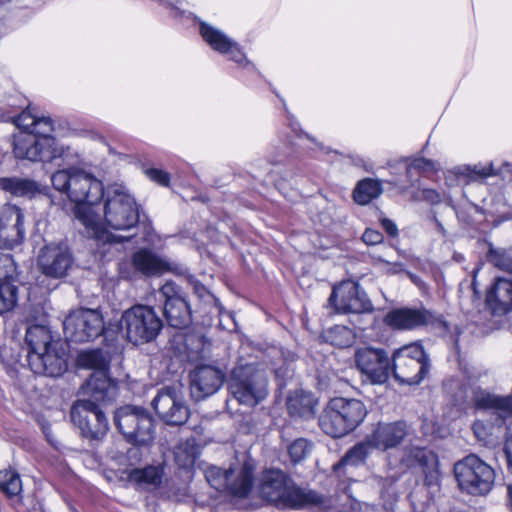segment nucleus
I'll return each mask as SVG.
<instances>
[{"label":"nucleus","instance_id":"nucleus-45","mask_svg":"<svg viewBox=\"0 0 512 512\" xmlns=\"http://www.w3.org/2000/svg\"><path fill=\"white\" fill-rule=\"evenodd\" d=\"M16 273V265L8 254H0V282H13Z\"/></svg>","mask_w":512,"mask_h":512},{"label":"nucleus","instance_id":"nucleus-39","mask_svg":"<svg viewBox=\"0 0 512 512\" xmlns=\"http://www.w3.org/2000/svg\"><path fill=\"white\" fill-rule=\"evenodd\" d=\"M18 302V287L13 282H0V315L13 310Z\"/></svg>","mask_w":512,"mask_h":512},{"label":"nucleus","instance_id":"nucleus-16","mask_svg":"<svg viewBox=\"0 0 512 512\" xmlns=\"http://www.w3.org/2000/svg\"><path fill=\"white\" fill-rule=\"evenodd\" d=\"M328 302L337 313H367L373 310L364 289L353 281H343L334 286Z\"/></svg>","mask_w":512,"mask_h":512},{"label":"nucleus","instance_id":"nucleus-43","mask_svg":"<svg viewBox=\"0 0 512 512\" xmlns=\"http://www.w3.org/2000/svg\"><path fill=\"white\" fill-rule=\"evenodd\" d=\"M397 480L398 477L395 475H391L388 477L374 475L371 477L372 483L380 488V493L382 497H385L387 495L389 499H396V489L394 485Z\"/></svg>","mask_w":512,"mask_h":512},{"label":"nucleus","instance_id":"nucleus-18","mask_svg":"<svg viewBox=\"0 0 512 512\" xmlns=\"http://www.w3.org/2000/svg\"><path fill=\"white\" fill-rule=\"evenodd\" d=\"M25 237L24 215L15 205H5L0 212V248L12 249Z\"/></svg>","mask_w":512,"mask_h":512},{"label":"nucleus","instance_id":"nucleus-56","mask_svg":"<svg viewBox=\"0 0 512 512\" xmlns=\"http://www.w3.org/2000/svg\"><path fill=\"white\" fill-rule=\"evenodd\" d=\"M455 398L456 401H464L467 398V396L466 394L458 393L455 395Z\"/></svg>","mask_w":512,"mask_h":512},{"label":"nucleus","instance_id":"nucleus-9","mask_svg":"<svg viewBox=\"0 0 512 512\" xmlns=\"http://www.w3.org/2000/svg\"><path fill=\"white\" fill-rule=\"evenodd\" d=\"M120 328L129 342L138 345L154 340L162 328V321L152 307L135 305L123 312Z\"/></svg>","mask_w":512,"mask_h":512},{"label":"nucleus","instance_id":"nucleus-38","mask_svg":"<svg viewBox=\"0 0 512 512\" xmlns=\"http://www.w3.org/2000/svg\"><path fill=\"white\" fill-rule=\"evenodd\" d=\"M458 174L467 178V182H483L488 177L495 176L498 172L494 169L493 163L486 165L475 164L473 166H463L459 168Z\"/></svg>","mask_w":512,"mask_h":512},{"label":"nucleus","instance_id":"nucleus-22","mask_svg":"<svg viewBox=\"0 0 512 512\" xmlns=\"http://www.w3.org/2000/svg\"><path fill=\"white\" fill-rule=\"evenodd\" d=\"M372 449L365 438L364 441L350 448L344 457L333 466L334 473L341 483L357 480V468L365 463Z\"/></svg>","mask_w":512,"mask_h":512},{"label":"nucleus","instance_id":"nucleus-10","mask_svg":"<svg viewBox=\"0 0 512 512\" xmlns=\"http://www.w3.org/2000/svg\"><path fill=\"white\" fill-rule=\"evenodd\" d=\"M454 473L460 489L471 495L488 494L495 481L493 468L475 454L458 461Z\"/></svg>","mask_w":512,"mask_h":512},{"label":"nucleus","instance_id":"nucleus-58","mask_svg":"<svg viewBox=\"0 0 512 512\" xmlns=\"http://www.w3.org/2000/svg\"><path fill=\"white\" fill-rule=\"evenodd\" d=\"M193 338H194V337H193V336H191V337L187 338V341H188V340H193ZM195 338L197 339V341L199 342V344H201V340H200V338H198V337H195Z\"/></svg>","mask_w":512,"mask_h":512},{"label":"nucleus","instance_id":"nucleus-61","mask_svg":"<svg viewBox=\"0 0 512 512\" xmlns=\"http://www.w3.org/2000/svg\"><path fill=\"white\" fill-rule=\"evenodd\" d=\"M422 453H423V451H421V450H417V456H418L419 454H422Z\"/></svg>","mask_w":512,"mask_h":512},{"label":"nucleus","instance_id":"nucleus-15","mask_svg":"<svg viewBox=\"0 0 512 512\" xmlns=\"http://www.w3.org/2000/svg\"><path fill=\"white\" fill-rule=\"evenodd\" d=\"M152 407L158 417L171 426H180L186 423L190 416L183 392L175 386L161 388L152 401Z\"/></svg>","mask_w":512,"mask_h":512},{"label":"nucleus","instance_id":"nucleus-7","mask_svg":"<svg viewBox=\"0 0 512 512\" xmlns=\"http://www.w3.org/2000/svg\"><path fill=\"white\" fill-rule=\"evenodd\" d=\"M228 389L241 404L253 407L268 394V377L258 364L237 365L228 381Z\"/></svg>","mask_w":512,"mask_h":512},{"label":"nucleus","instance_id":"nucleus-31","mask_svg":"<svg viewBox=\"0 0 512 512\" xmlns=\"http://www.w3.org/2000/svg\"><path fill=\"white\" fill-rule=\"evenodd\" d=\"M317 399L311 392L295 391L287 399L291 416L309 419L314 416Z\"/></svg>","mask_w":512,"mask_h":512},{"label":"nucleus","instance_id":"nucleus-54","mask_svg":"<svg viewBox=\"0 0 512 512\" xmlns=\"http://www.w3.org/2000/svg\"><path fill=\"white\" fill-rule=\"evenodd\" d=\"M382 227L390 236H396L398 233L397 226L390 219L384 218L381 220Z\"/></svg>","mask_w":512,"mask_h":512},{"label":"nucleus","instance_id":"nucleus-48","mask_svg":"<svg viewBox=\"0 0 512 512\" xmlns=\"http://www.w3.org/2000/svg\"><path fill=\"white\" fill-rule=\"evenodd\" d=\"M189 282L193 287L194 293L206 302H216L215 297L207 290V288L193 277H189Z\"/></svg>","mask_w":512,"mask_h":512},{"label":"nucleus","instance_id":"nucleus-32","mask_svg":"<svg viewBox=\"0 0 512 512\" xmlns=\"http://www.w3.org/2000/svg\"><path fill=\"white\" fill-rule=\"evenodd\" d=\"M0 189L16 197L28 198L40 192V187L35 181L19 177L0 178Z\"/></svg>","mask_w":512,"mask_h":512},{"label":"nucleus","instance_id":"nucleus-44","mask_svg":"<svg viewBox=\"0 0 512 512\" xmlns=\"http://www.w3.org/2000/svg\"><path fill=\"white\" fill-rule=\"evenodd\" d=\"M196 454L195 448L188 443L179 445L175 449V460L177 464L181 467H189L192 466L195 462Z\"/></svg>","mask_w":512,"mask_h":512},{"label":"nucleus","instance_id":"nucleus-34","mask_svg":"<svg viewBox=\"0 0 512 512\" xmlns=\"http://www.w3.org/2000/svg\"><path fill=\"white\" fill-rule=\"evenodd\" d=\"M164 478V467L162 465H148L143 468L132 469L129 479L138 485L148 488H158Z\"/></svg>","mask_w":512,"mask_h":512},{"label":"nucleus","instance_id":"nucleus-30","mask_svg":"<svg viewBox=\"0 0 512 512\" xmlns=\"http://www.w3.org/2000/svg\"><path fill=\"white\" fill-rule=\"evenodd\" d=\"M164 315L170 326L178 329L191 323V310L185 298H172L164 304Z\"/></svg>","mask_w":512,"mask_h":512},{"label":"nucleus","instance_id":"nucleus-53","mask_svg":"<svg viewBox=\"0 0 512 512\" xmlns=\"http://www.w3.org/2000/svg\"><path fill=\"white\" fill-rule=\"evenodd\" d=\"M503 456L507 463L508 469L512 472V438L507 441L503 450Z\"/></svg>","mask_w":512,"mask_h":512},{"label":"nucleus","instance_id":"nucleus-37","mask_svg":"<svg viewBox=\"0 0 512 512\" xmlns=\"http://www.w3.org/2000/svg\"><path fill=\"white\" fill-rule=\"evenodd\" d=\"M326 341L339 348L350 347L356 338L354 331L343 325H335L325 333Z\"/></svg>","mask_w":512,"mask_h":512},{"label":"nucleus","instance_id":"nucleus-41","mask_svg":"<svg viewBox=\"0 0 512 512\" xmlns=\"http://www.w3.org/2000/svg\"><path fill=\"white\" fill-rule=\"evenodd\" d=\"M0 489L8 496L18 495L22 491L19 474L11 470L0 471Z\"/></svg>","mask_w":512,"mask_h":512},{"label":"nucleus","instance_id":"nucleus-4","mask_svg":"<svg viewBox=\"0 0 512 512\" xmlns=\"http://www.w3.org/2000/svg\"><path fill=\"white\" fill-rule=\"evenodd\" d=\"M367 412L361 400L335 397L319 416V426L325 434L340 438L354 431L364 421Z\"/></svg>","mask_w":512,"mask_h":512},{"label":"nucleus","instance_id":"nucleus-13","mask_svg":"<svg viewBox=\"0 0 512 512\" xmlns=\"http://www.w3.org/2000/svg\"><path fill=\"white\" fill-rule=\"evenodd\" d=\"M391 372L401 383L418 384L428 372V362L422 346L412 343L396 350L392 358Z\"/></svg>","mask_w":512,"mask_h":512},{"label":"nucleus","instance_id":"nucleus-42","mask_svg":"<svg viewBox=\"0 0 512 512\" xmlns=\"http://www.w3.org/2000/svg\"><path fill=\"white\" fill-rule=\"evenodd\" d=\"M312 451V444L305 438H298L288 446V454L294 463L304 460Z\"/></svg>","mask_w":512,"mask_h":512},{"label":"nucleus","instance_id":"nucleus-35","mask_svg":"<svg viewBox=\"0 0 512 512\" xmlns=\"http://www.w3.org/2000/svg\"><path fill=\"white\" fill-rule=\"evenodd\" d=\"M15 124L18 128L26 132L25 135H37L38 133L51 132L52 122L50 118H37L28 111H23L16 119Z\"/></svg>","mask_w":512,"mask_h":512},{"label":"nucleus","instance_id":"nucleus-23","mask_svg":"<svg viewBox=\"0 0 512 512\" xmlns=\"http://www.w3.org/2000/svg\"><path fill=\"white\" fill-rule=\"evenodd\" d=\"M407 433V424L403 421L380 422L366 439L372 448L386 451L400 445Z\"/></svg>","mask_w":512,"mask_h":512},{"label":"nucleus","instance_id":"nucleus-57","mask_svg":"<svg viewBox=\"0 0 512 512\" xmlns=\"http://www.w3.org/2000/svg\"><path fill=\"white\" fill-rule=\"evenodd\" d=\"M452 385H453V382H452V381H451V382H449V383H445V387H446V389H450V388H452Z\"/></svg>","mask_w":512,"mask_h":512},{"label":"nucleus","instance_id":"nucleus-47","mask_svg":"<svg viewBox=\"0 0 512 512\" xmlns=\"http://www.w3.org/2000/svg\"><path fill=\"white\" fill-rule=\"evenodd\" d=\"M147 177L162 186H168L170 182V176L167 172L157 169L149 168L145 171Z\"/></svg>","mask_w":512,"mask_h":512},{"label":"nucleus","instance_id":"nucleus-50","mask_svg":"<svg viewBox=\"0 0 512 512\" xmlns=\"http://www.w3.org/2000/svg\"><path fill=\"white\" fill-rule=\"evenodd\" d=\"M362 239L368 245H376L383 241V235L377 230L368 228L365 230Z\"/></svg>","mask_w":512,"mask_h":512},{"label":"nucleus","instance_id":"nucleus-36","mask_svg":"<svg viewBox=\"0 0 512 512\" xmlns=\"http://www.w3.org/2000/svg\"><path fill=\"white\" fill-rule=\"evenodd\" d=\"M382 191L383 189L379 181L367 178L357 184L353 197L356 203L366 205L379 197Z\"/></svg>","mask_w":512,"mask_h":512},{"label":"nucleus","instance_id":"nucleus-14","mask_svg":"<svg viewBox=\"0 0 512 512\" xmlns=\"http://www.w3.org/2000/svg\"><path fill=\"white\" fill-rule=\"evenodd\" d=\"M63 325L66 339L75 343L92 341L104 330L103 318L94 309L80 308L72 311L65 318Z\"/></svg>","mask_w":512,"mask_h":512},{"label":"nucleus","instance_id":"nucleus-5","mask_svg":"<svg viewBox=\"0 0 512 512\" xmlns=\"http://www.w3.org/2000/svg\"><path fill=\"white\" fill-rule=\"evenodd\" d=\"M204 476L211 487L237 499H244L251 492L254 481V466L245 461L231 464L228 468L203 464Z\"/></svg>","mask_w":512,"mask_h":512},{"label":"nucleus","instance_id":"nucleus-40","mask_svg":"<svg viewBox=\"0 0 512 512\" xmlns=\"http://www.w3.org/2000/svg\"><path fill=\"white\" fill-rule=\"evenodd\" d=\"M487 259L499 270L512 273V248H490Z\"/></svg>","mask_w":512,"mask_h":512},{"label":"nucleus","instance_id":"nucleus-17","mask_svg":"<svg viewBox=\"0 0 512 512\" xmlns=\"http://www.w3.org/2000/svg\"><path fill=\"white\" fill-rule=\"evenodd\" d=\"M356 368L362 376L375 385L384 384L391 374V360L383 349L361 347L356 349Z\"/></svg>","mask_w":512,"mask_h":512},{"label":"nucleus","instance_id":"nucleus-33","mask_svg":"<svg viewBox=\"0 0 512 512\" xmlns=\"http://www.w3.org/2000/svg\"><path fill=\"white\" fill-rule=\"evenodd\" d=\"M25 341L28 346L27 357L40 354L53 344L50 331L42 325L30 326L26 331Z\"/></svg>","mask_w":512,"mask_h":512},{"label":"nucleus","instance_id":"nucleus-51","mask_svg":"<svg viewBox=\"0 0 512 512\" xmlns=\"http://www.w3.org/2000/svg\"><path fill=\"white\" fill-rule=\"evenodd\" d=\"M422 198L431 204H437L441 201L440 194L433 189H424L422 191Z\"/></svg>","mask_w":512,"mask_h":512},{"label":"nucleus","instance_id":"nucleus-3","mask_svg":"<svg viewBox=\"0 0 512 512\" xmlns=\"http://www.w3.org/2000/svg\"><path fill=\"white\" fill-rule=\"evenodd\" d=\"M103 218L99 216V236L91 228H86L90 236L111 242L116 240L106 231V227L114 230H129L139 221V209L134 196L128 188L120 183L109 184L102 197Z\"/></svg>","mask_w":512,"mask_h":512},{"label":"nucleus","instance_id":"nucleus-19","mask_svg":"<svg viewBox=\"0 0 512 512\" xmlns=\"http://www.w3.org/2000/svg\"><path fill=\"white\" fill-rule=\"evenodd\" d=\"M224 379V372L215 366H197L190 373L192 397L199 401L213 395L222 387Z\"/></svg>","mask_w":512,"mask_h":512},{"label":"nucleus","instance_id":"nucleus-8","mask_svg":"<svg viewBox=\"0 0 512 512\" xmlns=\"http://www.w3.org/2000/svg\"><path fill=\"white\" fill-rule=\"evenodd\" d=\"M79 361L82 366L94 370L81 387L82 395H91L98 401H113L117 395V385L108 376V361L104 354L100 350L84 352Z\"/></svg>","mask_w":512,"mask_h":512},{"label":"nucleus","instance_id":"nucleus-6","mask_svg":"<svg viewBox=\"0 0 512 512\" xmlns=\"http://www.w3.org/2000/svg\"><path fill=\"white\" fill-rule=\"evenodd\" d=\"M49 133H38L36 136H17L13 150L15 157L43 162L62 159L64 164H72L76 158V153L68 145L61 143Z\"/></svg>","mask_w":512,"mask_h":512},{"label":"nucleus","instance_id":"nucleus-2","mask_svg":"<svg viewBox=\"0 0 512 512\" xmlns=\"http://www.w3.org/2000/svg\"><path fill=\"white\" fill-rule=\"evenodd\" d=\"M258 490L263 500L280 510L312 509L325 512L332 507L330 497L300 488L281 470L265 471Z\"/></svg>","mask_w":512,"mask_h":512},{"label":"nucleus","instance_id":"nucleus-27","mask_svg":"<svg viewBox=\"0 0 512 512\" xmlns=\"http://www.w3.org/2000/svg\"><path fill=\"white\" fill-rule=\"evenodd\" d=\"M485 303L494 315H505L512 311V280L496 277L486 291Z\"/></svg>","mask_w":512,"mask_h":512},{"label":"nucleus","instance_id":"nucleus-60","mask_svg":"<svg viewBox=\"0 0 512 512\" xmlns=\"http://www.w3.org/2000/svg\"><path fill=\"white\" fill-rule=\"evenodd\" d=\"M129 238H117L118 241L128 240Z\"/></svg>","mask_w":512,"mask_h":512},{"label":"nucleus","instance_id":"nucleus-20","mask_svg":"<svg viewBox=\"0 0 512 512\" xmlns=\"http://www.w3.org/2000/svg\"><path fill=\"white\" fill-rule=\"evenodd\" d=\"M71 265L72 256L63 245H46L38 256V267L48 277L58 279L66 276Z\"/></svg>","mask_w":512,"mask_h":512},{"label":"nucleus","instance_id":"nucleus-28","mask_svg":"<svg viewBox=\"0 0 512 512\" xmlns=\"http://www.w3.org/2000/svg\"><path fill=\"white\" fill-rule=\"evenodd\" d=\"M472 401L475 407L494 410L501 418L512 417V394L499 396L482 389H474Z\"/></svg>","mask_w":512,"mask_h":512},{"label":"nucleus","instance_id":"nucleus-49","mask_svg":"<svg viewBox=\"0 0 512 512\" xmlns=\"http://www.w3.org/2000/svg\"><path fill=\"white\" fill-rule=\"evenodd\" d=\"M160 294L165 298L166 300H170L172 298H184L181 296L178 292L177 286L170 281H167L161 288H160Z\"/></svg>","mask_w":512,"mask_h":512},{"label":"nucleus","instance_id":"nucleus-21","mask_svg":"<svg viewBox=\"0 0 512 512\" xmlns=\"http://www.w3.org/2000/svg\"><path fill=\"white\" fill-rule=\"evenodd\" d=\"M200 34L213 50L223 55H229L230 60L240 65L248 63L238 43L227 36L223 31L206 22H201Z\"/></svg>","mask_w":512,"mask_h":512},{"label":"nucleus","instance_id":"nucleus-1","mask_svg":"<svg viewBox=\"0 0 512 512\" xmlns=\"http://www.w3.org/2000/svg\"><path fill=\"white\" fill-rule=\"evenodd\" d=\"M53 187L74 202L75 217L99 236V215L93 209L105 194L102 182L91 173L76 167L63 168L51 176Z\"/></svg>","mask_w":512,"mask_h":512},{"label":"nucleus","instance_id":"nucleus-52","mask_svg":"<svg viewBox=\"0 0 512 512\" xmlns=\"http://www.w3.org/2000/svg\"><path fill=\"white\" fill-rule=\"evenodd\" d=\"M473 430H474V433L476 435V437L480 440V441H484V442H487V432H486V426L483 422L481 421H476L474 424H473Z\"/></svg>","mask_w":512,"mask_h":512},{"label":"nucleus","instance_id":"nucleus-29","mask_svg":"<svg viewBox=\"0 0 512 512\" xmlns=\"http://www.w3.org/2000/svg\"><path fill=\"white\" fill-rule=\"evenodd\" d=\"M344 493L338 496H331L332 507L325 512H394L391 507H377L367 503H360L353 498L346 487Z\"/></svg>","mask_w":512,"mask_h":512},{"label":"nucleus","instance_id":"nucleus-55","mask_svg":"<svg viewBox=\"0 0 512 512\" xmlns=\"http://www.w3.org/2000/svg\"><path fill=\"white\" fill-rule=\"evenodd\" d=\"M507 497L508 506L512 512V484L507 486Z\"/></svg>","mask_w":512,"mask_h":512},{"label":"nucleus","instance_id":"nucleus-59","mask_svg":"<svg viewBox=\"0 0 512 512\" xmlns=\"http://www.w3.org/2000/svg\"><path fill=\"white\" fill-rule=\"evenodd\" d=\"M46 127L44 125H40L37 127L38 130H44Z\"/></svg>","mask_w":512,"mask_h":512},{"label":"nucleus","instance_id":"nucleus-12","mask_svg":"<svg viewBox=\"0 0 512 512\" xmlns=\"http://www.w3.org/2000/svg\"><path fill=\"white\" fill-rule=\"evenodd\" d=\"M83 396V399L78 400L72 406L71 418L85 438L102 439L109 429V424L100 406L111 401H98L91 395Z\"/></svg>","mask_w":512,"mask_h":512},{"label":"nucleus","instance_id":"nucleus-11","mask_svg":"<svg viewBox=\"0 0 512 512\" xmlns=\"http://www.w3.org/2000/svg\"><path fill=\"white\" fill-rule=\"evenodd\" d=\"M114 422L128 442L147 445L154 437L153 419L142 407L126 405L117 409Z\"/></svg>","mask_w":512,"mask_h":512},{"label":"nucleus","instance_id":"nucleus-24","mask_svg":"<svg viewBox=\"0 0 512 512\" xmlns=\"http://www.w3.org/2000/svg\"><path fill=\"white\" fill-rule=\"evenodd\" d=\"M28 363L35 374L46 375L49 377H58L66 370V360L64 352L57 349V344L53 343L49 349L40 354L28 356Z\"/></svg>","mask_w":512,"mask_h":512},{"label":"nucleus","instance_id":"nucleus-25","mask_svg":"<svg viewBox=\"0 0 512 512\" xmlns=\"http://www.w3.org/2000/svg\"><path fill=\"white\" fill-rule=\"evenodd\" d=\"M433 314L426 309L398 308L389 311L385 323L396 330H413L432 323Z\"/></svg>","mask_w":512,"mask_h":512},{"label":"nucleus","instance_id":"nucleus-26","mask_svg":"<svg viewBox=\"0 0 512 512\" xmlns=\"http://www.w3.org/2000/svg\"><path fill=\"white\" fill-rule=\"evenodd\" d=\"M134 269L145 276L162 275L166 272L182 273L183 269L148 249H140L132 255Z\"/></svg>","mask_w":512,"mask_h":512},{"label":"nucleus","instance_id":"nucleus-46","mask_svg":"<svg viewBox=\"0 0 512 512\" xmlns=\"http://www.w3.org/2000/svg\"><path fill=\"white\" fill-rule=\"evenodd\" d=\"M413 169L418 170L420 172H428L436 170L437 165L435 162L429 159L419 157L415 158L409 165H407V174H410Z\"/></svg>","mask_w":512,"mask_h":512}]
</instances>
